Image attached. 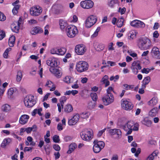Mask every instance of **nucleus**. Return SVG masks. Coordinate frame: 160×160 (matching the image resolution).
I'll list each match as a JSON object with an SVG mask.
<instances>
[{
    "mask_svg": "<svg viewBox=\"0 0 160 160\" xmlns=\"http://www.w3.org/2000/svg\"><path fill=\"white\" fill-rule=\"evenodd\" d=\"M66 31L67 35L70 38L74 37L78 33V30L77 27L72 25L68 26Z\"/></svg>",
    "mask_w": 160,
    "mask_h": 160,
    "instance_id": "nucleus-3",
    "label": "nucleus"
},
{
    "mask_svg": "<svg viewBox=\"0 0 160 160\" xmlns=\"http://www.w3.org/2000/svg\"><path fill=\"white\" fill-rule=\"evenodd\" d=\"M2 110L5 112H8L10 111L11 107L8 104H5L3 105L1 108Z\"/></svg>",
    "mask_w": 160,
    "mask_h": 160,
    "instance_id": "nucleus-32",
    "label": "nucleus"
},
{
    "mask_svg": "<svg viewBox=\"0 0 160 160\" xmlns=\"http://www.w3.org/2000/svg\"><path fill=\"white\" fill-rule=\"evenodd\" d=\"M63 125L61 123H59L57 125V128L58 130L61 131L63 129Z\"/></svg>",
    "mask_w": 160,
    "mask_h": 160,
    "instance_id": "nucleus-64",
    "label": "nucleus"
},
{
    "mask_svg": "<svg viewBox=\"0 0 160 160\" xmlns=\"http://www.w3.org/2000/svg\"><path fill=\"white\" fill-rule=\"evenodd\" d=\"M150 80V78L148 76L145 77L143 80L142 87V88H145L146 85L148 84Z\"/></svg>",
    "mask_w": 160,
    "mask_h": 160,
    "instance_id": "nucleus-31",
    "label": "nucleus"
},
{
    "mask_svg": "<svg viewBox=\"0 0 160 160\" xmlns=\"http://www.w3.org/2000/svg\"><path fill=\"white\" fill-rule=\"evenodd\" d=\"M47 65L52 67H57L58 65V61L57 59L54 58H49L46 61Z\"/></svg>",
    "mask_w": 160,
    "mask_h": 160,
    "instance_id": "nucleus-15",
    "label": "nucleus"
},
{
    "mask_svg": "<svg viewBox=\"0 0 160 160\" xmlns=\"http://www.w3.org/2000/svg\"><path fill=\"white\" fill-rule=\"evenodd\" d=\"M19 8V6H16L14 7V8L12 10V12L14 15H16L18 12V10Z\"/></svg>",
    "mask_w": 160,
    "mask_h": 160,
    "instance_id": "nucleus-52",
    "label": "nucleus"
},
{
    "mask_svg": "<svg viewBox=\"0 0 160 160\" xmlns=\"http://www.w3.org/2000/svg\"><path fill=\"white\" fill-rule=\"evenodd\" d=\"M131 68L132 71V72L135 74H137L138 72V70L139 69H138L137 68H135L133 66L132 67H131Z\"/></svg>",
    "mask_w": 160,
    "mask_h": 160,
    "instance_id": "nucleus-63",
    "label": "nucleus"
},
{
    "mask_svg": "<svg viewBox=\"0 0 160 160\" xmlns=\"http://www.w3.org/2000/svg\"><path fill=\"white\" fill-rule=\"evenodd\" d=\"M64 111L67 113L70 112L72 111L73 108L72 106L70 104H67L64 108Z\"/></svg>",
    "mask_w": 160,
    "mask_h": 160,
    "instance_id": "nucleus-33",
    "label": "nucleus"
},
{
    "mask_svg": "<svg viewBox=\"0 0 160 160\" xmlns=\"http://www.w3.org/2000/svg\"><path fill=\"white\" fill-rule=\"evenodd\" d=\"M108 77L107 75H105L101 80V82L105 84V87H107L110 84L108 80Z\"/></svg>",
    "mask_w": 160,
    "mask_h": 160,
    "instance_id": "nucleus-29",
    "label": "nucleus"
},
{
    "mask_svg": "<svg viewBox=\"0 0 160 160\" xmlns=\"http://www.w3.org/2000/svg\"><path fill=\"white\" fill-rule=\"evenodd\" d=\"M11 48H7L4 52L3 54V56L4 58H7L8 57L9 52L11 50Z\"/></svg>",
    "mask_w": 160,
    "mask_h": 160,
    "instance_id": "nucleus-49",
    "label": "nucleus"
},
{
    "mask_svg": "<svg viewBox=\"0 0 160 160\" xmlns=\"http://www.w3.org/2000/svg\"><path fill=\"white\" fill-rule=\"evenodd\" d=\"M90 96L92 100L94 101H96L98 99V96L96 93L95 92H92L90 94Z\"/></svg>",
    "mask_w": 160,
    "mask_h": 160,
    "instance_id": "nucleus-50",
    "label": "nucleus"
},
{
    "mask_svg": "<svg viewBox=\"0 0 160 160\" xmlns=\"http://www.w3.org/2000/svg\"><path fill=\"white\" fill-rule=\"evenodd\" d=\"M90 114L89 112H84L82 113L81 115L83 118H88Z\"/></svg>",
    "mask_w": 160,
    "mask_h": 160,
    "instance_id": "nucleus-53",
    "label": "nucleus"
},
{
    "mask_svg": "<svg viewBox=\"0 0 160 160\" xmlns=\"http://www.w3.org/2000/svg\"><path fill=\"white\" fill-rule=\"evenodd\" d=\"M59 24L60 28L62 30L64 29L65 27L67 25V22L62 19H60L59 20Z\"/></svg>",
    "mask_w": 160,
    "mask_h": 160,
    "instance_id": "nucleus-39",
    "label": "nucleus"
},
{
    "mask_svg": "<svg viewBox=\"0 0 160 160\" xmlns=\"http://www.w3.org/2000/svg\"><path fill=\"white\" fill-rule=\"evenodd\" d=\"M28 23L31 24H36L37 23V21L36 20L34 19H31L28 21Z\"/></svg>",
    "mask_w": 160,
    "mask_h": 160,
    "instance_id": "nucleus-62",
    "label": "nucleus"
},
{
    "mask_svg": "<svg viewBox=\"0 0 160 160\" xmlns=\"http://www.w3.org/2000/svg\"><path fill=\"white\" fill-rule=\"evenodd\" d=\"M152 53L158 58H160V50L156 47H154L152 50Z\"/></svg>",
    "mask_w": 160,
    "mask_h": 160,
    "instance_id": "nucleus-19",
    "label": "nucleus"
},
{
    "mask_svg": "<svg viewBox=\"0 0 160 160\" xmlns=\"http://www.w3.org/2000/svg\"><path fill=\"white\" fill-rule=\"evenodd\" d=\"M97 20V17L93 15H90L84 21V25L85 27L89 28L92 27Z\"/></svg>",
    "mask_w": 160,
    "mask_h": 160,
    "instance_id": "nucleus-5",
    "label": "nucleus"
},
{
    "mask_svg": "<svg viewBox=\"0 0 160 160\" xmlns=\"http://www.w3.org/2000/svg\"><path fill=\"white\" fill-rule=\"evenodd\" d=\"M95 102L90 101L88 103V107L89 109H92L95 107Z\"/></svg>",
    "mask_w": 160,
    "mask_h": 160,
    "instance_id": "nucleus-51",
    "label": "nucleus"
},
{
    "mask_svg": "<svg viewBox=\"0 0 160 160\" xmlns=\"http://www.w3.org/2000/svg\"><path fill=\"white\" fill-rule=\"evenodd\" d=\"M119 0H110L108 3V5L110 7H113L116 5L119 4Z\"/></svg>",
    "mask_w": 160,
    "mask_h": 160,
    "instance_id": "nucleus-30",
    "label": "nucleus"
},
{
    "mask_svg": "<svg viewBox=\"0 0 160 160\" xmlns=\"http://www.w3.org/2000/svg\"><path fill=\"white\" fill-rule=\"evenodd\" d=\"M79 118V115L78 114H76L71 118L68 119V124L69 126L75 125L78 121Z\"/></svg>",
    "mask_w": 160,
    "mask_h": 160,
    "instance_id": "nucleus-17",
    "label": "nucleus"
},
{
    "mask_svg": "<svg viewBox=\"0 0 160 160\" xmlns=\"http://www.w3.org/2000/svg\"><path fill=\"white\" fill-rule=\"evenodd\" d=\"M37 127L35 125H33L32 127L26 128V132L28 133H30L32 131L35 132L36 130Z\"/></svg>",
    "mask_w": 160,
    "mask_h": 160,
    "instance_id": "nucleus-42",
    "label": "nucleus"
},
{
    "mask_svg": "<svg viewBox=\"0 0 160 160\" xmlns=\"http://www.w3.org/2000/svg\"><path fill=\"white\" fill-rule=\"evenodd\" d=\"M93 143V151L96 153L99 152L105 146L104 142L102 141L95 140L94 141Z\"/></svg>",
    "mask_w": 160,
    "mask_h": 160,
    "instance_id": "nucleus-8",
    "label": "nucleus"
},
{
    "mask_svg": "<svg viewBox=\"0 0 160 160\" xmlns=\"http://www.w3.org/2000/svg\"><path fill=\"white\" fill-rule=\"evenodd\" d=\"M22 73L21 71H19L17 72L16 77V80L18 82H20L22 78Z\"/></svg>",
    "mask_w": 160,
    "mask_h": 160,
    "instance_id": "nucleus-43",
    "label": "nucleus"
},
{
    "mask_svg": "<svg viewBox=\"0 0 160 160\" xmlns=\"http://www.w3.org/2000/svg\"><path fill=\"white\" fill-rule=\"evenodd\" d=\"M142 124L147 127H150L151 126L152 122L148 118H144L141 121Z\"/></svg>",
    "mask_w": 160,
    "mask_h": 160,
    "instance_id": "nucleus-24",
    "label": "nucleus"
},
{
    "mask_svg": "<svg viewBox=\"0 0 160 160\" xmlns=\"http://www.w3.org/2000/svg\"><path fill=\"white\" fill-rule=\"evenodd\" d=\"M133 66L135 68H137L140 70L141 68L139 62L138 61H134L132 63L131 67H132Z\"/></svg>",
    "mask_w": 160,
    "mask_h": 160,
    "instance_id": "nucleus-41",
    "label": "nucleus"
},
{
    "mask_svg": "<svg viewBox=\"0 0 160 160\" xmlns=\"http://www.w3.org/2000/svg\"><path fill=\"white\" fill-rule=\"evenodd\" d=\"M34 98V97L32 95H28L26 97L24 101L25 105L28 108L33 106L36 103Z\"/></svg>",
    "mask_w": 160,
    "mask_h": 160,
    "instance_id": "nucleus-6",
    "label": "nucleus"
},
{
    "mask_svg": "<svg viewBox=\"0 0 160 160\" xmlns=\"http://www.w3.org/2000/svg\"><path fill=\"white\" fill-rule=\"evenodd\" d=\"M11 141V139L10 138H8L4 139L1 144V146L3 148H4L10 143Z\"/></svg>",
    "mask_w": 160,
    "mask_h": 160,
    "instance_id": "nucleus-40",
    "label": "nucleus"
},
{
    "mask_svg": "<svg viewBox=\"0 0 160 160\" xmlns=\"http://www.w3.org/2000/svg\"><path fill=\"white\" fill-rule=\"evenodd\" d=\"M114 49V48L113 47V43L111 42L110 43L108 46V50L109 51H112Z\"/></svg>",
    "mask_w": 160,
    "mask_h": 160,
    "instance_id": "nucleus-61",
    "label": "nucleus"
},
{
    "mask_svg": "<svg viewBox=\"0 0 160 160\" xmlns=\"http://www.w3.org/2000/svg\"><path fill=\"white\" fill-rule=\"evenodd\" d=\"M30 14L33 16L36 17L40 15L42 13V8L38 5H34L30 9Z\"/></svg>",
    "mask_w": 160,
    "mask_h": 160,
    "instance_id": "nucleus-7",
    "label": "nucleus"
},
{
    "mask_svg": "<svg viewBox=\"0 0 160 160\" xmlns=\"http://www.w3.org/2000/svg\"><path fill=\"white\" fill-rule=\"evenodd\" d=\"M77 147V145L76 143L72 142L70 144L68 147V150L67 152L68 154L72 153Z\"/></svg>",
    "mask_w": 160,
    "mask_h": 160,
    "instance_id": "nucleus-23",
    "label": "nucleus"
},
{
    "mask_svg": "<svg viewBox=\"0 0 160 160\" xmlns=\"http://www.w3.org/2000/svg\"><path fill=\"white\" fill-rule=\"evenodd\" d=\"M5 36V33L3 31L0 30V40L2 39Z\"/></svg>",
    "mask_w": 160,
    "mask_h": 160,
    "instance_id": "nucleus-56",
    "label": "nucleus"
},
{
    "mask_svg": "<svg viewBox=\"0 0 160 160\" xmlns=\"http://www.w3.org/2000/svg\"><path fill=\"white\" fill-rule=\"evenodd\" d=\"M124 19L122 18H121L118 19L117 22V25L118 27H121L123 24Z\"/></svg>",
    "mask_w": 160,
    "mask_h": 160,
    "instance_id": "nucleus-47",
    "label": "nucleus"
},
{
    "mask_svg": "<svg viewBox=\"0 0 160 160\" xmlns=\"http://www.w3.org/2000/svg\"><path fill=\"white\" fill-rule=\"evenodd\" d=\"M109 132L112 135H115L116 139H119L122 137V133L120 129H112L109 130Z\"/></svg>",
    "mask_w": 160,
    "mask_h": 160,
    "instance_id": "nucleus-14",
    "label": "nucleus"
},
{
    "mask_svg": "<svg viewBox=\"0 0 160 160\" xmlns=\"http://www.w3.org/2000/svg\"><path fill=\"white\" fill-rule=\"evenodd\" d=\"M88 64L85 61H79L76 64V69L79 72H81L85 71L88 69Z\"/></svg>",
    "mask_w": 160,
    "mask_h": 160,
    "instance_id": "nucleus-9",
    "label": "nucleus"
},
{
    "mask_svg": "<svg viewBox=\"0 0 160 160\" xmlns=\"http://www.w3.org/2000/svg\"><path fill=\"white\" fill-rule=\"evenodd\" d=\"M11 28L12 31L16 33H18L19 31L20 26L17 25V23L14 22L11 25Z\"/></svg>",
    "mask_w": 160,
    "mask_h": 160,
    "instance_id": "nucleus-26",
    "label": "nucleus"
},
{
    "mask_svg": "<svg viewBox=\"0 0 160 160\" xmlns=\"http://www.w3.org/2000/svg\"><path fill=\"white\" fill-rule=\"evenodd\" d=\"M104 48V46L103 44H98L96 47H95L96 50L97 51H101Z\"/></svg>",
    "mask_w": 160,
    "mask_h": 160,
    "instance_id": "nucleus-45",
    "label": "nucleus"
},
{
    "mask_svg": "<svg viewBox=\"0 0 160 160\" xmlns=\"http://www.w3.org/2000/svg\"><path fill=\"white\" fill-rule=\"evenodd\" d=\"M121 105L122 108L126 110H131L133 107L132 102L125 98L122 99Z\"/></svg>",
    "mask_w": 160,
    "mask_h": 160,
    "instance_id": "nucleus-10",
    "label": "nucleus"
},
{
    "mask_svg": "<svg viewBox=\"0 0 160 160\" xmlns=\"http://www.w3.org/2000/svg\"><path fill=\"white\" fill-rule=\"evenodd\" d=\"M43 30L38 27H35L33 28L31 31V33L32 35H35L37 33H40L42 32Z\"/></svg>",
    "mask_w": 160,
    "mask_h": 160,
    "instance_id": "nucleus-20",
    "label": "nucleus"
},
{
    "mask_svg": "<svg viewBox=\"0 0 160 160\" xmlns=\"http://www.w3.org/2000/svg\"><path fill=\"white\" fill-rule=\"evenodd\" d=\"M72 78L70 76H66L63 79V81L65 83L69 84L71 83V80Z\"/></svg>",
    "mask_w": 160,
    "mask_h": 160,
    "instance_id": "nucleus-48",
    "label": "nucleus"
},
{
    "mask_svg": "<svg viewBox=\"0 0 160 160\" xmlns=\"http://www.w3.org/2000/svg\"><path fill=\"white\" fill-rule=\"evenodd\" d=\"M72 138L70 136H66L64 137V140L65 142H68L72 140Z\"/></svg>",
    "mask_w": 160,
    "mask_h": 160,
    "instance_id": "nucleus-57",
    "label": "nucleus"
},
{
    "mask_svg": "<svg viewBox=\"0 0 160 160\" xmlns=\"http://www.w3.org/2000/svg\"><path fill=\"white\" fill-rule=\"evenodd\" d=\"M25 143L27 146L30 145L33 146L36 144L35 142L33 141L32 138L31 136H28L27 137V140L25 141Z\"/></svg>",
    "mask_w": 160,
    "mask_h": 160,
    "instance_id": "nucleus-21",
    "label": "nucleus"
},
{
    "mask_svg": "<svg viewBox=\"0 0 160 160\" xmlns=\"http://www.w3.org/2000/svg\"><path fill=\"white\" fill-rule=\"evenodd\" d=\"M66 52V49L65 48H57V55H63Z\"/></svg>",
    "mask_w": 160,
    "mask_h": 160,
    "instance_id": "nucleus-36",
    "label": "nucleus"
},
{
    "mask_svg": "<svg viewBox=\"0 0 160 160\" xmlns=\"http://www.w3.org/2000/svg\"><path fill=\"white\" fill-rule=\"evenodd\" d=\"M158 109L157 108H153L151 109L149 113V114L152 117L156 116L158 113Z\"/></svg>",
    "mask_w": 160,
    "mask_h": 160,
    "instance_id": "nucleus-38",
    "label": "nucleus"
},
{
    "mask_svg": "<svg viewBox=\"0 0 160 160\" xmlns=\"http://www.w3.org/2000/svg\"><path fill=\"white\" fill-rule=\"evenodd\" d=\"M80 5L83 8L89 9L92 8L94 3L91 0H85L81 2Z\"/></svg>",
    "mask_w": 160,
    "mask_h": 160,
    "instance_id": "nucleus-11",
    "label": "nucleus"
},
{
    "mask_svg": "<svg viewBox=\"0 0 160 160\" xmlns=\"http://www.w3.org/2000/svg\"><path fill=\"white\" fill-rule=\"evenodd\" d=\"M80 136L82 140L88 141L93 138L92 131V130H85L81 132Z\"/></svg>",
    "mask_w": 160,
    "mask_h": 160,
    "instance_id": "nucleus-4",
    "label": "nucleus"
},
{
    "mask_svg": "<svg viewBox=\"0 0 160 160\" xmlns=\"http://www.w3.org/2000/svg\"><path fill=\"white\" fill-rule=\"evenodd\" d=\"M16 90L15 88H11L9 89L7 92L8 97L9 98H11L13 97V94Z\"/></svg>",
    "mask_w": 160,
    "mask_h": 160,
    "instance_id": "nucleus-25",
    "label": "nucleus"
},
{
    "mask_svg": "<svg viewBox=\"0 0 160 160\" xmlns=\"http://www.w3.org/2000/svg\"><path fill=\"white\" fill-rule=\"evenodd\" d=\"M50 52L52 54L57 55V48H52L50 51Z\"/></svg>",
    "mask_w": 160,
    "mask_h": 160,
    "instance_id": "nucleus-58",
    "label": "nucleus"
},
{
    "mask_svg": "<svg viewBox=\"0 0 160 160\" xmlns=\"http://www.w3.org/2000/svg\"><path fill=\"white\" fill-rule=\"evenodd\" d=\"M8 84L7 82L4 83L2 85V88H0V96H2L6 90V88L8 86Z\"/></svg>",
    "mask_w": 160,
    "mask_h": 160,
    "instance_id": "nucleus-34",
    "label": "nucleus"
},
{
    "mask_svg": "<svg viewBox=\"0 0 160 160\" xmlns=\"http://www.w3.org/2000/svg\"><path fill=\"white\" fill-rule=\"evenodd\" d=\"M50 72L54 74L57 77H60L61 76V74L57 69L55 68V67H52L50 68Z\"/></svg>",
    "mask_w": 160,
    "mask_h": 160,
    "instance_id": "nucleus-22",
    "label": "nucleus"
},
{
    "mask_svg": "<svg viewBox=\"0 0 160 160\" xmlns=\"http://www.w3.org/2000/svg\"><path fill=\"white\" fill-rule=\"evenodd\" d=\"M15 40V37L13 35L10 37L9 39L8 43L10 47H12L14 46V44Z\"/></svg>",
    "mask_w": 160,
    "mask_h": 160,
    "instance_id": "nucleus-37",
    "label": "nucleus"
},
{
    "mask_svg": "<svg viewBox=\"0 0 160 160\" xmlns=\"http://www.w3.org/2000/svg\"><path fill=\"white\" fill-rule=\"evenodd\" d=\"M151 71V69L148 68H144L142 70V72L143 73L148 74Z\"/></svg>",
    "mask_w": 160,
    "mask_h": 160,
    "instance_id": "nucleus-59",
    "label": "nucleus"
},
{
    "mask_svg": "<svg viewBox=\"0 0 160 160\" xmlns=\"http://www.w3.org/2000/svg\"><path fill=\"white\" fill-rule=\"evenodd\" d=\"M67 100V98L65 96H62L60 98V103H61V105L62 108H63L64 103Z\"/></svg>",
    "mask_w": 160,
    "mask_h": 160,
    "instance_id": "nucleus-44",
    "label": "nucleus"
},
{
    "mask_svg": "<svg viewBox=\"0 0 160 160\" xmlns=\"http://www.w3.org/2000/svg\"><path fill=\"white\" fill-rule=\"evenodd\" d=\"M114 98L112 94H107L102 98V100L104 105H108L113 102Z\"/></svg>",
    "mask_w": 160,
    "mask_h": 160,
    "instance_id": "nucleus-13",
    "label": "nucleus"
},
{
    "mask_svg": "<svg viewBox=\"0 0 160 160\" xmlns=\"http://www.w3.org/2000/svg\"><path fill=\"white\" fill-rule=\"evenodd\" d=\"M158 153L157 151H154L147 158L146 160H153L157 157Z\"/></svg>",
    "mask_w": 160,
    "mask_h": 160,
    "instance_id": "nucleus-27",
    "label": "nucleus"
},
{
    "mask_svg": "<svg viewBox=\"0 0 160 160\" xmlns=\"http://www.w3.org/2000/svg\"><path fill=\"white\" fill-rule=\"evenodd\" d=\"M129 39H133L135 38L136 36V32L135 30L130 31L128 34Z\"/></svg>",
    "mask_w": 160,
    "mask_h": 160,
    "instance_id": "nucleus-35",
    "label": "nucleus"
},
{
    "mask_svg": "<svg viewBox=\"0 0 160 160\" xmlns=\"http://www.w3.org/2000/svg\"><path fill=\"white\" fill-rule=\"evenodd\" d=\"M6 17L4 14L0 12V21H4L5 20Z\"/></svg>",
    "mask_w": 160,
    "mask_h": 160,
    "instance_id": "nucleus-60",
    "label": "nucleus"
},
{
    "mask_svg": "<svg viewBox=\"0 0 160 160\" xmlns=\"http://www.w3.org/2000/svg\"><path fill=\"white\" fill-rule=\"evenodd\" d=\"M139 125L138 123H134L132 121H129L123 126V130L127 132L126 134H130L132 131H138Z\"/></svg>",
    "mask_w": 160,
    "mask_h": 160,
    "instance_id": "nucleus-2",
    "label": "nucleus"
},
{
    "mask_svg": "<svg viewBox=\"0 0 160 160\" xmlns=\"http://www.w3.org/2000/svg\"><path fill=\"white\" fill-rule=\"evenodd\" d=\"M137 45L141 50H147L152 47V42L147 37H142L139 38L137 41Z\"/></svg>",
    "mask_w": 160,
    "mask_h": 160,
    "instance_id": "nucleus-1",
    "label": "nucleus"
},
{
    "mask_svg": "<svg viewBox=\"0 0 160 160\" xmlns=\"http://www.w3.org/2000/svg\"><path fill=\"white\" fill-rule=\"evenodd\" d=\"M86 50L85 46L83 44L77 45L75 48L76 52L79 55L83 54L85 52Z\"/></svg>",
    "mask_w": 160,
    "mask_h": 160,
    "instance_id": "nucleus-16",
    "label": "nucleus"
},
{
    "mask_svg": "<svg viewBox=\"0 0 160 160\" xmlns=\"http://www.w3.org/2000/svg\"><path fill=\"white\" fill-rule=\"evenodd\" d=\"M52 140L55 142H58L60 141L59 136L57 135L54 136L52 138Z\"/></svg>",
    "mask_w": 160,
    "mask_h": 160,
    "instance_id": "nucleus-55",
    "label": "nucleus"
},
{
    "mask_svg": "<svg viewBox=\"0 0 160 160\" xmlns=\"http://www.w3.org/2000/svg\"><path fill=\"white\" fill-rule=\"evenodd\" d=\"M158 103V98L156 97H153L148 102V103L149 105L153 106L157 105Z\"/></svg>",
    "mask_w": 160,
    "mask_h": 160,
    "instance_id": "nucleus-28",
    "label": "nucleus"
},
{
    "mask_svg": "<svg viewBox=\"0 0 160 160\" xmlns=\"http://www.w3.org/2000/svg\"><path fill=\"white\" fill-rule=\"evenodd\" d=\"M130 24L132 27L137 28H143L145 26V24L143 22L137 19L132 21Z\"/></svg>",
    "mask_w": 160,
    "mask_h": 160,
    "instance_id": "nucleus-12",
    "label": "nucleus"
},
{
    "mask_svg": "<svg viewBox=\"0 0 160 160\" xmlns=\"http://www.w3.org/2000/svg\"><path fill=\"white\" fill-rule=\"evenodd\" d=\"M29 118V116L27 115H22L19 118V122L21 124L24 125L28 122Z\"/></svg>",
    "mask_w": 160,
    "mask_h": 160,
    "instance_id": "nucleus-18",
    "label": "nucleus"
},
{
    "mask_svg": "<svg viewBox=\"0 0 160 160\" xmlns=\"http://www.w3.org/2000/svg\"><path fill=\"white\" fill-rule=\"evenodd\" d=\"M100 27H98L94 33L92 35V37H95L97 36L98 34V32L100 30Z\"/></svg>",
    "mask_w": 160,
    "mask_h": 160,
    "instance_id": "nucleus-54",
    "label": "nucleus"
},
{
    "mask_svg": "<svg viewBox=\"0 0 160 160\" xmlns=\"http://www.w3.org/2000/svg\"><path fill=\"white\" fill-rule=\"evenodd\" d=\"M124 88L127 90H128L132 89L134 88V86L133 85H129L127 84L123 85Z\"/></svg>",
    "mask_w": 160,
    "mask_h": 160,
    "instance_id": "nucleus-46",
    "label": "nucleus"
}]
</instances>
